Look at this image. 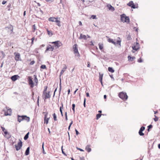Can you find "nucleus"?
Returning a JSON list of instances; mask_svg holds the SVG:
<instances>
[{
  "label": "nucleus",
  "instance_id": "7",
  "mask_svg": "<svg viewBox=\"0 0 160 160\" xmlns=\"http://www.w3.org/2000/svg\"><path fill=\"white\" fill-rule=\"evenodd\" d=\"M22 142L21 141H20L18 143V145H15V146L16 148V149L17 151H18L20 150L22 147Z\"/></svg>",
  "mask_w": 160,
  "mask_h": 160
},
{
  "label": "nucleus",
  "instance_id": "20",
  "mask_svg": "<svg viewBox=\"0 0 160 160\" xmlns=\"http://www.w3.org/2000/svg\"><path fill=\"white\" fill-rule=\"evenodd\" d=\"M90 147V145H87L86 148L85 150L88 152H90L91 151V149Z\"/></svg>",
  "mask_w": 160,
  "mask_h": 160
},
{
  "label": "nucleus",
  "instance_id": "1",
  "mask_svg": "<svg viewBox=\"0 0 160 160\" xmlns=\"http://www.w3.org/2000/svg\"><path fill=\"white\" fill-rule=\"evenodd\" d=\"M120 98L123 100H126L128 98V96L126 92H121L119 93L118 95Z\"/></svg>",
  "mask_w": 160,
  "mask_h": 160
},
{
  "label": "nucleus",
  "instance_id": "58",
  "mask_svg": "<svg viewBox=\"0 0 160 160\" xmlns=\"http://www.w3.org/2000/svg\"><path fill=\"white\" fill-rule=\"evenodd\" d=\"M6 3V1H3L2 2V4L3 5L5 4Z\"/></svg>",
  "mask_w": 160,
  "mask_h": 160
},
{
  "label": "nucleus",
  "instance_id": "8",
  "mask_svg": "<svg viewBox=\"0 0 160 160\" xmlns=\"http://www.w3.org/2000/svg\"><path fill=\"white\" fill-rule=\"evenodd\" d=\"M44 117V122L45 123L47 124L48 123V121L49 119L50 118H47V115L48 114V112H45Z\"/></svg>",
  "mask_w": 160,
  "mask_h": 160
},
{
  "label": "nucleus",
  "instance_id": "24",
  "mask_svg": "<svg viewBox=\"0 0 160 160\" xmlns=\"http://www.w3.org/2000/svg\"><path fill=\"white\" fill-rule=\"evenodd\" d=\"M103 74H101L99 73V80L100 82L101 83L102 85V77H103Z\"/></svg>",
  "mask_w": 160,
  "mask_h": 160
},
{
  "label": "nucleus",
  "instance_id": "13",
  "mask_svg": "<svg viewBox=\"0 0 160 160\" xmlns=\"http://www.w3.org/2000/svg\"><path fill=\"white\" fill-rule=\"evenodd\" d=\"M19 78V76L17 75H14L12 76L11 78V80L13 81H16L18 78Z\"/></svg>",
  "mask_w": 160,
  "mask_h": 160
},
{
  "label": "nucleus",
  "instance_id": "25",
  "mask_svg": "<svg viewBox=\"0 0 160 160\" xmlns=\"http://www.w3.org/2000/svg\"><path fill=\"white\" fill-rule=\"evenodd\" d=\"M124 19H125L124 22H126L127 23H129V22L130 20L128 17H127L126 16Z\"/></svg>",
  "mask_w": 160,
  "mask_h": 160
},
{
  "label": "nucleus",
  "instance_id": "31",
  "mask_svg": "<svg viewBox=\"0 0 160 160\" xmlns=\"http://www.w3.org/2000/svg\"><path fill=\"white\" fill-rule=\"evenodd\" d=\"M4 133L5 135H8V136H7V138H9L10 137V136L9 134L8 133V132L6 131H5L4 132Z\"/></svg>",
  "mask_w": 160,
  "mask_h": 160
},
{
  "label": "nucleus",
  "instance_id": "36",
  "mask_svg": "<svg viewBox=\"0 0 160 160\" xmlns=\"http://www.w3.org/2000/svg\"><path fill=\"white\" fill-rule=\"evenodd\" d=\"M75 105L74 104H73L72 105V110L73 111V112H75Z\"/></svg>",
  "mask_w": 160,
  "mask_h": 160
},
{
  "label": "nucleus",
  "instance_id": "41",
  "mask_svg": "<svg viewBox=\"0 0 160 160\" xmlns=\"http://www.w3.org/2000/svg\"><path fill=\"white\" fill-rule=\"evenodd\" d=\"M91 18H92V19H97V18L96 17V16L95 15H92L91 16Z\"/></svg>",
  "mask_w": 160,
  "mask_h": 160
},
{
  "label": "nucleus",
  "instance_id": "50",
  "mask_svg": "<svg viewBox=\"0 0 160 160\" xmlns=\"http://www.w3.org/2000/svg\"><path fill=\"white\" fill-rule=\"evenodd\" d=\"M138 62H142V60L141 58H140L138 60Z\"/></svg>",
  "mask_w": 160,
  "mask_h": 160
},
{
  "label": "nucleus",
  "instance_id": "16",
  "mask_svg": "<svg viewBox=\"0 0 160 160\" xmlns=\"http://www.w3.org/2000/svg\"><path fill=\"white\" fill-rule=\"evenodd\" d=\"M64 67H63L62 70H61L60 74V77L61 75H62L64 72L66 70V69L67 68V66L66 65H64Z\"/></svg>",
  "mask_w": 160,
  "mask_h": 160
},
{
  "label": "nucleus",
  "instance_id": "62",
  "mask_svg": "<svg viewBox=\"0 0 160 160\" xmlns=\"http://www.w3.org/2000/svg\"><path fill=\"white\" fill-rule=\"evenodd\" d=\"M78 90V88H77L76 90L74 92V94H75L76 92H77V91Z\"/></svg>",
  "mask_w": 160,
  "mask_h": 160
},
{
  "label": "nucleus",
  "instance_id": "64",
  "mask_svg": "<svg viewBox=\"0 0 160 160\" xmlns=\"http://www.w3.org/2000/svg\"><path fill=\"white\" fill-rule=\"evenodd\" d=\"M158 148L160 149V143L158 145Z\"/></svg>",
  "mask_w": 160,
  "mask_h": 160
},
{
  "label": "nucleus",
  "instance_id": "10",
  "mask_svg": "<svg viewBox=\"0 0 160 160\" xmlns=\"http://www.w3.org/2000/svg\"><path fill=\"white\" fill-rule=\"evenodd\" d=\"M50 92H48V93L45 92V93H43V94L45 96L44 98H43V99H44V101H45V99L50 98L51 95L50 94Z\"/></svg>",
  "mask_w": 160,
  "mask_h": 160
},
{
  "label": "nucleus",
  "instance_id": "53",
  "mask_svg": "<svg viewBox=\"0 0 160 160\" xmlns=\"http://www.w3.org/2000/svg\"><path fill=\"white\" fill-rule=\"evenodd\" d=\"M1 128H2V130L4 132L5 131H6V130H5V128H4L2 127H1Z\"/></svg>",
  "mask_w": 160,
  "mask_h": 160
},
{
  "label": "nucleus",
  "instance_id": "28",
  "mask_svg": "<svg viewBox=\"0 0 160 160\" xmlns=\"http://www.w3.org/2000/svg\"><path fill=\"white\" fill-rule=\"evenodd\" d=\"M34 82L36 83V85L38 83V79L37 78V76L36 75H34Z\"/></svg>",
  "mask_w": 160,
  "mask_h": 160
},
{
  "label": "nucleus",
  "instance_id": "54",
  "mask_svg": "<svg viewBox=\"0 0 160 160\" xmlns=\"http://www.w3.org/2000/svg\"><path fill=\"white\" fill-rule=\"evenodd\" d=\"M0 53H2V55H3V57H4L5 56V54L3 51L0 52Z\"/></svg>",
  "mask_w": 160,
  "mask_h": 160
},
{
  "label": "nucleus",
  "instance_id": "11",
  "mask_svg": "<svg viewBox=\"0 0 160 160\" xmlns=\"http://www.w3.org/2000/svg\"><path fill=\"white\" fill-rule=\"evenodd\" d=\"M7 111L5 112L4 115L5 116H11L12 113V110L11 109H7Z\"/></svg>",
  "mask_w": 160,
  "mask_h": 160
},
{
  "label": "nucleus",
  "instance_id": "44",
  "mask_svg": "<svg viewBox=\"0 0 160 160\" xmlns=\"http://www.w3.org/2000/svg\"><path fill=\"white\" fill-rule=\"evenodd\" d=\"M44 142H43L42 143V149H43V153L44 154H46V152H45L44 151Z\"/></svg>",
  "mask_w": 160,
  "mask_h": 160
},
{
  "label": "nucleus",
  "instance_id": "17",
  "mask_svg": "<svg viewBox=\"0 0 160 160\" xmlns=\"http://www.w3.org/2000/svg\"><path fill=\"white\" fill-rule=\"evenodd\" d=\"M107 7L109 10H111L112 11H114L115 10L114 8L111 5L108 4L107 5Z\"/></svg>",
  "mask_w": 160,
  "mask_h": 160
},
{
  "label": "nucleus",
  "instance_id": "47",
  "mask_svg": "<svg viewBox=\"0 0 160 160\" xmlns=\"http://www.w3.org/2000/svg\"><path fill=\"white\" fill-rule=\"evenodd\" d=\"M121 42V41L118 40L117 41V42H116V44H119V45H120Z\"/></svg>",
  "mask_w": 160,
  "mask_h": 160
},
{
  "label": "nucleus",
  "instance_id": "49",
  "mask_svg": "<svg viewBox=\"0 0 160 160\" xmlns=\"http://www.w3.org/2000/svg\"><path fill=\"white\" fill-rule=\"evenodd\" d=\"M83 105L84 107H86V98H84V102H83Z\"/></svg>",
  "mask_w": 160,
  "mask_h": 160
},
{
  "label": "nucleus",
  "instance_id": "45",
  "mask_svg": "<svg viewBox=\"0 0 160 160\" xmlns=\"http://www.w3.org/2000/svg\"><path fill=\"white\" fill-rule=\"evenodd\" d=\"M154 116L155 117V118L154 119V120L155 122H157L158 120V118L156 115H155Z\"/></svg>",
  "mask_w": 160,
  "mask_h": 160
},
{
  "label": "nucleus",
  "instance_id": "2",
  "mask_svg": "<svg viewBox=\"0 0 160 160\" xmlns=\"http://www.w3.org/2000/svg\"><path fill=\"white\" fill-rule=\"evenodd\" d=\"M48 21L53 22H58V23L57 24V25L59 27L61 26L60 21L58 20L57 18L53 17H50L48 18Z\"/></svg>",
  "mask_w": 160,
  "mask_h": 160
},
{
  "label": "nucleus",
  "instance_id": "34",
  "mask_svg": "<svg viewBox=\"0 0 160 160\" xmlns=\"http://www.w3.org/2000/svg\"><path fill=\"white\" fill-rule=\"evenodd\" d=\"M102 115V114H101L100 113H98V114H97V115H96L97 119V120L98 119L101 117Z\"/></svg>",
  "mask_w": 160,
  "mask_h": 160
},
{
  "label": "nucleus",
  "instance_id": "9",
  "mask_svg": "<svg viewBox=\"0 0 160 160\" xmlns=\"http://www.w3.org/2000/svg\"><path fill=\"white\" fill-rule=\"evenodd\" d=\"M145 129V127L143 126H142L140 128L138 132L140 136H142L144 135V133L142 132V131H143Z\"/></svg>",
  "mask_w": 160,
  "mask_h": 160
},
{
  "label": "nucleus",
  "instance_id": "19",
  "mask_svg": "<svg viewBox=\"0 0 160 160\" xmlns=\"http://www.w3.org/2000/svg\"><path fill=\"white\" fill-rule=\"evenodd\" d=\"M20 58V55L19 53H17L16 55L15 59L16 61H18Z\"/></svg>",
  "mask_w": 160,
  "mask_h": 160
},
{
  "label": "nucleus",
  "instance_id": "38",
  "mask_svg": "<svg viewBox=\"0 0 160 160\" xmlns=\"http://www.w3.org/2000/svg\"><path fill=\"white\" fill-rule=\"evenodd\" d=\"M32 28H33V30H32V32H34L35 31V30L36 29V28L35 24H34L32 26Z\"/></svg>",
  "mask_w": 160,
  "mask_h": 160
},
{
  "label": "nucleus",
  "instance_id": "57",
  "mask_svg": "<svg viewBox=\"0 0 160 160\" xmlns=\"http://www.w3.org/2000/svg\"><path fill=\"white\" fill-rule=\"evenodd\" d=\"M60 89H59V93H60V92L61 91V82H60Z\"/></svg>",
  "mask_w": 160,
  "mask_h": 160
},
{
  "label": "nucleus",
  "instance_id": "3",
  "mask_svg": "<svg viewBox=\"0 0 160 160\" xmlns=\"http://www.w3.org/2000/svg\"><path fill=\"white\" fill-rule=\"evenodd\" d=\"M73 49L74 53L75 54V55L79 56V54L78 49V45L77 44H75L73 45Z\"/></svg>",
  "mask_w": 160,
  "mask_h": 160
},
{
  "label": "nucleus",
  "instance_id": "15",
  "mask_svg": "<svg viewBox=\"0 0 160 160\" xmlns=\"http://www.w3.org/2000/svg\"><path fill=\"white\" fill-rule=\"evenodd\" d=\"M136 44L138 45V46L137 45H134L132 47V48L133 50H135L136 51H137L139 48V45L138 43L137 42Z\"/></svg>",
  "mask_w": 160,
  "mask_h": 160
},
{
  "label": "nucleus",
  "instance_id": "27",
  "mask_svg": "<svg viewBox=\"0 0 160 160\" xmlns=\"http://www.w3.org/2000/svg\"><path fill=\"white\" fill-rule=\"evenodd\" d=\"M108 70L109 72L112 73H113L114 72V70L112 67H109L108 68Z\"/></svg>",
  "mask_w": 160,
  "mask_h": 160
},
{
  "label": "nucleus",
  "instance_id": "43",
  "mask_svg": "<svg viewBox=\"0 0 160 160\" xmlns=\"http://www.w3.org/2000/svg\"><path fill=\"white\" fill-rule=\"evenodd\" d=\"M99 48L100 50H102L103 48V46L102 45H101L100 44H99Z\"/></svg>",
  "mask_w": 160,
  "mask_h": 160
},
{
  "label": "nucleus",
  "instance_id": "40",
  "mask_svg": "<svg viewBox=\"0 0 160 160\" xmlns=\"http://www.w3.org/2000/svg\"><path fill=\"white\" fill-rule=\"evenodd\" d=\"M152 125L150 124V125H149L148 127V131H149V129H151V128H152Z\"/></svg>",
  "mask_w": 160,
  "mask_h": 160
},
{
  "label": "nucleus",
  "instance_id": "60",
  "mask_svg": "<svg viewBox=\"0 0 160 160\" xmlns=\"http://www.w3.org/2000/svg\"><path fill=\"white\" fill-rule=\"evenodd\" d=\"M72 123H73V121L72 120L71 122L70 123L69 125H70L71 126V125L72 124Z\"/></svg>",
  "mask_w": 160,
  "mask_h": 160
},
{
  "label": "nucleus",
  "instance_id": "23",
  "mask_svg": "<svg viewBox=\"0 0 160 160\" xmlns=\"http://www.w3.org/2000/svg\"><path fill=\"white\" fill-rule=\"evenodd\" d=\"M29 150H30V147H28L27 148L25 153V154L26 156H27L29 154Z\"/></svg>",
  "mask_w": 160,
  "mask_h": 160
},
{
  "label": "nucleus",
  "instance_id": "14",
  "mask_svg": "<svg viewBox=\"0 0 160 160\" xmlns=\"http://www.w3.org/2000/svg\"><path fill=\"white\" fill-rule=\"evenodd\" d=\"M54 46H52L51 45H49V46L48 47V48L46 50L45 52H46L48 50L52 51L54 49Z\"/></svg>",
  "mask_w": 160,
  "mask_h": 160
},
{
  "label": "nucleus",
  "instance_id": "56",
  "mask_svg": "<svg viewBox=\"0 0 160 160\" xmlns=\"http://www.w3.org/2000/svg\"><path fill=\"white\" fill-rule=\"evenodd\" d=\"M60 111L61 113V116L63 117V114L62 112V110H60Z\"/></svg>",
  "mask_w": 160,
  "mask_h": 160
},
{
  "label": "nucleus",
  "instance_id": "42",
  "mask_svg": "<svg viewBox=\"0 0 160 160\" xmlns=\"http://www.w3.org/2000/svg\"><path fill=\"white\" fill-rule=\"evenodd\" d=\"M131 8H133V9H135L136 8H137V7H135V5L134 4L133 2L132 3V4L131 6Z\"/></svg>",
  "mask_w": 160,
  "mask_h": 160
},
{
  "label": "nucleus",
  "instance_id": "51",
  "mask_svg": "<svg viewBox=\"0 0 160 160\" xmlns=\"http://www.w3.org/2000/svg\"><path fill=\"white\" fill-rule=\"evenodd\" d=\"M35 63V61L33 60L30 63V64L31 65Z\"/></svg>",
  "mask_w": 160,
  "mask_h": 160
},
{
  "label": "nucleus",
  "instance_id": "6",
  "mask_svg": "<svg viewBox=\"0 0 160 160\" xmlns=\"http://www.w3.org/2000/svg\"><path fill=\"white\" fill-rule=\"evenodd\" d=\"M28 81L29 84L30 85V87L32 88L34 87V83L32 80V78L30 76H29L28 78Z\"/></svg>",
  "mask_w": 160,
  "mask_h": 160
},
{
  "label": "nucleus",
  "instance_id": "22",
  "mask_svg": "<svg viewBox=\"0 0 160 160\" xmlns=\"http://www.w3.org/2000/svg\"><path fill=\"white\" fill-rule=\"evenodd\" d=\"M108 41L109 42L115 45H116V42H115L112 39L109 38Z\"/></svg>",
  "mask_w": 160,
  "mask_h": 160
},
{
  "label": "nucleus",
  "instance_id": "35",
  "mask_svg": "<svg viewBox=\"0 0 160 160\" xmlns=\"http://www.w3.org/2000/svg\"><path fill=\"white\" fill-rule=\"evenodd\" d=\"M133 3V1H131L128 3L127 4V5L131 7V6L132 4V3Z\"/></svg>",
  "mask_w": 160,
  "mask_h": 160
},
{
  "label": "nucleus",
  "instance_id": "59",
  "mask_svg": "<svg viewBox=\"0 0 160 160\" xmlns=\"http://www.w3.org/2000/svg\"><path fill=\"white\" fill-rule=\"evenodd\" d=\"M90 62H88V65H87V67H90Z\"/></svg>",
  "mask_w": 160,
  "mask_h": 160
},
{
  "label": "nucleus",
  "instance_id": "37",
  "mask_svg": "<svg viewBox=\"0 0 160 160\" xmlns=\"http://www.w3.org/2000/svg\"><path fill=\"white\" fill-rule=\"evenodd\" d=\"M47 88H48L47 86L44 87V90L43 91V93H45V92H47Z\"/></svg>",
  "mask_w": 160,
  "mask_h": 160
},
{
  "label": "nucleus",
  "instance_id": "12",
  "mask_svg": "<svg viewBox=\"0 0 160 160\" xmlns=\"http://www.w3.org/2000/svg\"><path fill=\"white\" fill-rule=\"evenodd\" d=\"M18 121L20 122L21 121L24 120V118H23V115L20 116L19 115H18L17 116Z\"/></svg>",
  "mask_w": 160,
  "mask_h": 160
},
{
  "label": "nucleus",
  "instance_id": "29",
  "mask_svg": "<svg viewBox=\"0 0 160 160\" xmlns=\"http://www.w3.org/2000/svg\"><path fill=\"white\" fill-rule=\"evenodd\" d=\"M29 132H28L24 136V139L25 140H27L28 139V136H29Z\"/></svg>",
  "mask_w": 160,
  "mask_h": 160
},
{
  "label": "nucleus",
  "instance_id": "61",
  "mask_svg": "<svg viewBox=\"0 0 160 160\" xmlns=\"http://www.w3.org/2000/svg\"><path fill=\"white\" fill-rule=\"evenodd\" d=\"M86 96L88 97H89V93L88 92H87L86 93Z\"/></svg>",
  "mask_w": 160,
  "mask_h": 160
},
{
  "label": "nucleus",
  "instance_id": "26",
  "mask_svg": "<svg viewBox=\"0 0 160 160\" xmlns=\"http://www.w3.org/2000/svg\"><path fill=\"white\" fill-rule=\"evenodd\" d=\"M23 118L24 119L27 121V122H29L30 121V118L29 117L27 116L26 115H23Z\"/></svg>",
  "mask_w": 160,
  "mask_h": 160
},
{
  "label": "nucleus",
  "instance_id": "46",
  "mask_svg": "<svg viewBox=\"0 0 160 160\" xmlns=\"http://www.w3.org/2000/svg\"><path fill=\"white\" fill-rule=\"evenodd\" d=\"M65 120L66 121H67L68 119V117H67V112H65Z\"/></svg>",
  "mask_w": 160,
  "mask_h": 160
},
{
  "label": "nucleus",
  "instance_id": "52",
  "mask_svg": "<svg viewBox=\"0 0 160 160\" xmlns=\"http://www.w3.org/2000/svg\"><path fill=\"white\" fill-rule=\"evenodd\" d=\"M75 131L76 134L77 135H78V134H79V132H78V131L76 129H75Z\"/></svg>",
  "mask_w": 160,
  "mask_h": 160
},
{
  "label": "nucleus",
  "instance_id": "18",
  "mask_svg": "<svg viewBox=\"0 0 160 160\" xmlns=\"http://www.w3.org/2000/svg\"><path fill=\"white\" fill-rule=\"evenodd\" d=\"M80 39H83L84 40H86L87 39L86 36L85 35H83L82 34H81L80 37L79 38Z\"/></svg>",
  "mask_w": 160,
  "mask_h": 160
},
{
  "label": "nucleus",
  "instance_id": "32",
  "mask_svg": "<svg viewBox=\"0 0 160 160\" xmlns=\"http://www.w3.org/2000/svg\"><path fill=\"white\" fill-rule=\"evenodd\" d=\"M52 116H53V119H54V121H57V116H56V115L55 114V113H54L52 114Z\"/></svg>",
  "mask_w": 160,
  "mask_h": 160
},
{
  "label": "nucleus",
  "instance_id": "5",
  "mask_svg": "<svg viewBox=\"0 0 160 160\" xmlns=\"http://www.w3.org/2000/svg\"><path fill=\"white\" fill-rule=\"evenodd\" d=\"M52 43L54 44V46L57 47L56 48H59L62 45L61 42L59 41L52 42Z\"/></svg>",
  "mask_w": 160,
  "mask_h": 160
},
{
  "label": "nucleus",
  "instance_id": "55",
  "mask_svg": "<svg viewBox=\"0 0 160 160\" xmlns=\"http://www.w3.org/2000/svg\"><path fill=\"white\" fill-rule=\"evenodd\" d=\"M63 109V104H62V106L60 107V110H62V109Z\"/></svg>",
  "mask_w": 160,
  "mask_h": 160
},
{
  "label": "nucleus",
  "instance_id": "4",
  "mask_svg": "<svg viewBox=\"0 0 160 160\" xmlns=\"http://www.w3.org/2000/svg\"><path fill=\"white\" fill-rule=\"evenodd\" d=\"M5 29L7 30L10 34H11L13 31V27L12 25H10L6 27Z\"/></svg>",
  "mask_w": 160,
  "mask_h": 160
},
{
  "label": "nucleus",
  "instance_id": "21",
  "mask_svg": "<svg viewBox=\"0 0 160 160\" xmlns=\"http://www.w3.org/2000/svg\"><path fill=\"white\" fill-rule=\"evenodd\" d=\"M125 16L126 15L124 14L121 15V20L122 22H124V21L125 20L124 18H125Z\"/></svg>",
  "mask_w": 160,
  "mask_h": 160
},
{
  "label": "nucleus",
  "instance_id": "30",
  "mask_svg": "<svg viewBox=\"0 0 160 160\" xmlns=\"http://www.w3.org/2000/svg\"><path fill=\"white\" fill-rule=\"evenodd\" d=\"M128 58L129 60H131V61H132L135 59V58L134 57H131L130 56H128Z\"/></svg>",
  "mask_w": 160,
  "mask_h": 160
},
{
  "label": "nucleus",
  "instance_id": "63",
  "mask_svg": "<svg viewBox=\"0 0 160 160\" xmlns=\"http://www.w3.org/2000/svg\"><path fill=\"white\" fill-rule=\"evenodd\" d=\"M110 77L111 78L113 79V80H114V78L112 75H110Z\"/></svg>",
  "mask_w": 160,
  "mask_h": 160
},
{
  "label": "nucleus",
  "instance_id": "33",
  "mask_svg": "<svg viewBox=\"0 0 160 160\" xmlns=\"http://www.w3.org/2000/svg\"><path fill=\"white\" fill-rule=\"evenodd\" d=\"M47 32L48 34L50 36H52V33L51 31H50L48 30H47Z\"/></svg>",
  "mask_w": 160,
  "mask_h": 160
},
{
  "label": "nucleus",
  "instance_id": "48",
  "mask_svg": "<svg viewBox=\"0 0 160 160\" xmlns=\"http://www.w3.org/2000/svg\"><path fill=\"white\" fill-rule=\"evenodd\" d=\"M76 148L77 150H79L81 151H84V150L83 149L80 148H78V147H76Z\"/></svg>",
  "mask_w": 160,
  "mask_h": 160
},
{
  "label": "nucleus",
  "instance_id": "39",
  "mask_svg": "<svg viewBox=\"0 0 160 160\" xmlns=\"http://www.w3.org/2000/svg\"><path fill=\"white\" fill-rule=\"evenodd\" d=\"M40 68L42 69H45L46 68V67L45 65H42L41 66Z\"/></svg>",
  "mask_w": 160,
  "mask_h": 160
}]
</instances>
